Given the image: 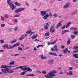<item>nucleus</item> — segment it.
<instances>
[{
    "label": "nucleus",
    "instance_id": "nucleus-21",
    "mask_svg": "<svg viewBox=\"0 0 78 78\" xmlns=\"http://www.w3.org/2000/svg\"><path fill=\"white\" fill-rule=\"evenodd\" d=\"M70 42H71V41H70V39H69L67 42V45H69L70 44Z\"/></svg>",
    "mask_w": 78,
    "mask_h": 78
},
{
    "label": "nucleus",
    "instance_id": "nucleus-60",
    "mask_svg": "<svg viewBox=\"0 0 78 78\" xmlns=\"http://www.w3.org/2000/svg\"><path fill=\"white\" fill-rule=\"evenodd\" d=\"M56 42H57V41H54L53 42V44H55V43H56Z\"/></svg>",
    "mask_w": 78,
    "mask_h": 78
},
{
    "label": "nucleus",
    "instance_id": "nucleus-50",
    "mask_svg": "<svg viewBox=\"0 0 78 78\" xmlns=\"http://www.w3.org/2000/svg\"><path fill=\"white\" fill-rule=\"evenodd\" d=\"M25 4L26 5H27V6H28L29 4H28V2H27V1L25 2Z\"/></svg>",
    "mask_w": 78,
    "mask_h": 78
},
{
    "label": "nucleus",
    "instance_id": "nucleus-38",
    "mask_svg": "<svg viewBox=\"0 0 78 78\" xmlns=\"http://www.w3.org/2000/svg\"><path fill=\"white\" fill-rule=\"evenodd\" d=\"M18 28V27H16L14 29V30H15V31H17V30Z\"/></svg>",
    "mask_w": 78,
    "mask_h": 78
},
{
    "label": "nucleus",
    "instance_id": "nucleus-63",
    "mask_svg": "<svg viewBox=\"0 0 78 78\" xmlns=\"http://www.w3.org/2000/svg\"><path fill=\"white\" fill-rule=\"evenodd\" d=\"M34 50L35 51H37V50L36 47L34 48Z\"/></svg>",
    "mask_w": 78,
    "mask_h": 78
},
{
    "label": "nucleus",
    "instance_id": "nucleus-35",
    "mask_svg": "<svg viewBox=\"0 0 78 78\" xmlns=\"http://www.w3.org/2000/svg\"><path fill=\"white\" fill-rule=\"evenodd\" d=\"M71 37L72 39H74V38H75V37H76L75 36L73 35H71Z\"/></svg>",
    "mask_w": 78,
    "mask_h": 78
},
{
    "label": "nucleus",
    "instance_id": "nucleus-23",
    "mask_svg": "<svg viewBox=\"0 0 78 78\" xmlns=\"http://www.w3.org/2000/svg\"><path fill=\"white\" fill-rule=\"evenodd\" d=\"M19 45H20L19 43H18V44L16 43V44H15L13 45V47H16V46H19Z\"/></svg>",
    "mask_w": 78,
    "mask_h": 78
},
{
    "label": "nucleus",
    "instance_id": "nucleus-27",
    "mask_svg": "<svg viewBox=\"0 0 78 78\" xmlns=\"http://www.w3.org/2000/svg\"><path fill=\"white\" fill-rule=\"evenodd\" d=\"M4 48H6L7 49H8V44H5L4 45Z\"/></svg>",
    "mask_w": 78,
    "mask_h": 78
},
{
    "label": "nucleus",
    "instance_id": "nucleus-4",
    "mask_svg": "<svg viewBox=\"0 0 78 78\" xmlns=\"http://www.w3.org/2000/svg\"><path fill=\"white\" fill-rule=\"evenodd\" d=\"M14 67V66H9L6 65H2L1 68L2 69H3V68H10L11 67Z\"/></svg>",
    "mask_w": 78,
    "mask_h": 78
},
{
    "label": "nucleus",
    "instance_id": "nucleus-33",
    "mask_svg": "<svg viewBox=\"0 0 78 78\" xmlns=\"http://www.w3.org/2000/svg\"><path fill=\"white\" fill-rule=\"evenodd\" d=\"M69 75H72L73 74H72V71H70L69 72Z\"/></svg>",
    "mask_w": 78,
    "mask_h": 78
},
{
    "label": "nucleus",
    "instance_id": "nucleus-47",
    "mask_svg": "<svg viewBox=\"0 0 78 78\" xmlns=\"http://www.w3.org/2000/svg\"><path fill=\"white\" fill-rule=\"evenodd\" d=\"M5 26V24H1V27H4Z\"/></svg>",
    "mask_w": 78,
    "mask_h": 78
},
{
    "label": "nucleus",
    "instance_id": "nucleus-51",
    "mask_svg": "<svg viewBox=\"0 0 78 78\" xmlns=\"http://www.w3.org/2000/svg\"><path fill=\"white\" fill-rule=\"evenodd\" d=\"M46 27H49V24H48V23H47L46 24Z\"/></svg>",
    "mask_w": 78,
    "mask_h": 78
},
{
    "label": "nucleus",
    "instance_id": "nucleus-56",
    "mask_svg": "<svg viewBox=\"0 0 78 78\" xmlns=\"http://www.w3.org/2000/svg\"><path fill=\"white\" fill-rule=\"evenodd\" d=\"M66 28V26L64 25L63 27H62V29H64Z\"/></svg>",
    "mask_w": 78,
    "mask_h": 78
},
{
    "label": "nucleus",
    "instance_id": "nucleus-34",
    "mask_svg": "<svg viewBox=\"0 0 78 78\" xmlns=\"http://www.w3.org/2000/svg\"><path fill=\"white\" fill-rule=\"evenodd\" d=\"M48 62L49 63H51V64H53V60H49Z\"/></svg>",
    "mask_w": 78,
    "mask_h": 78
},
{
    "label": "nucleus",
    "instance_id": "nucleus-17",
    "mask_svg": "<svg viewBox=\"0 0 78 78\" xmlns=\"http://www.w3.org/2000/svg\"><path fill=\"white\" fill-rule=\"evenodd\" d=\"M68 51V48H66L63 51V53H67Z\"/></svg>",
    "mask_w": 78,
    "mask_h": 78
},
{
    "label": "nucleus",
    "instance_id": "nucleus-49",
    "mask_svg": "<svg viewBox=\"0 0 78 78\" xmlns=\"http://www.w3.org/2000/svg\"><path fill=\"white\" fill-rule=\"evenodd\" d=\"M60 75H62L63 74V72L62 71V70H61V71L60 72Z\"/></svg>",
    "mask_w": 78,
    "mask_h": 78
},
{
    "label": "nucleus",
    "instance_id": "nucleus-37",
    "mask_svg": "<svg viewBox=\"0 0 78 78\" xmlns=\"http://www.w3.org/2000/svg\"><path fill=\"white\" fill-rule=\"evenodd\" d=\"M1 20L3 21L5 20V18L3 17H2V16H1Z\"/></svg>",
    "mask_w": 78,
    "mask_h": 78
},
{
    "label": "nucleus",
    "instance_id": "nucleus-57",
    "mask_svg": "<svg viewBox=\"0 0 78 78\" xmlns=\"http://www.w3.org/2000/svg\"><path fill=\"white\" fill-rule=\"evenodd\" d=\"M73 28H74L73 27H72L70 28V30H73Z\"/></svg>",
    "mask_w": 78,
    "mask_h": 78
},
{
    "label": "nucleus",
    "instance_id": "nucleus-2",
    "mask_svg": "<svg viewBox=\"0 0 78 78\" xmlns=\"http://www.w3.org/2000/svg\"><path fill=\"white\" fill-rule=\"evenodd\" d=\"M11 0H7V4L9 5L10 6V8L12 9V10H14L16 8V6L14 5H13V4L11 3V2H10Z\"/></svg>",
    "mask_w": 78,
    "mask_h": 78
},
{
    "label": "nucleus",
    "instance_id": "nucleus-44",
    "mask_svg": "<svg viewBox=\"0 0 78 78\" xmlns=\"http://www.w3.org/2000/svg\"><path fill=\"white\" fill-rule=\"evenodd\" d=\"M70 24H71V23H70V22H69L67 24V25H68V26H69H69H70Z\"/></svg>",
    "mask_w": 78,
    "mask_h": 78
},
{
    "label": "nucleus",
    "instance_id": "nucleus-26",
    "mask_svg": "<svg viewBox=\"0 0 78 78\" xmlns=\"http://www.w3.org/2000/svg\"><path fill=\"white\" fill-rule=\"evenodd\" d=\"M26 76H35V75L33 74H30L27 75Z\"/></svg>",
    "mask_w": 78,
    "mask_h": 78
},
{
    "label": "nucleus",
    "instance_id": "nucleus-20",
    "mask_svg": "<svg viewBox=\"0 0 78 78\" xmlns=\"http://www.w3.org/2000/svg\"><path fill=\"white\" fill-rule=\"evenodd\" d=\"M73 57L75 58H78V54H73Z\"/></svg>",
    "mask_w": 78,
    "mask_h": 78
},
{
    "label": "nucleus",
    "instance_id": "nucleus-3",
    "mask_svg": "<svg viewBox=\"0 0 78 78\" xmlns=\"http://www.w3.org/2000/svg\"><path fill=\"white\" fill-rule=\"evenodd\" d=\"M25 8H19L17 10H15V12L18 13V12H21V11H24V10H25Z\"/></svg>",
    "mask_w": 78,
    "mask_h": 78
},
{
    "label": "nucleus",
    "instance_id": "nucleus-40",
    "mask_svg": "<svg viewBox=\"0 0 78 78\" xmlns=\"http://www.w3.org/2000/svg\"><path fill=\"white\" fill-rule=\"evenodd\" d=\"M14 17H19V15L18 14L15 15Z\"/></svg>",
    "mask_w": 78,
    "mask_h": 78
},
{
    "label": "nucleus",
    "instance_id": "nucleus-45",
    "mask_svg": "<svg viewBox=\"0 0 78 78\" xmlns=\"http://www.w3.org/2000/svg\"><path fill=\"white\" fill-rule=\"evenodd\" d=\"M54 17H58V15L56 13H55L53 15Z\"/></svg>",
    "mask_w": 78,
    "mask_h": 78
},
{
    "label": "nucleus",
    "instance_id": "nucleus-39",
    "mask_svg": "<svg viewBox=\"0 0 78 78\" xmlns=\"http://www.w3.org/2000/svg\"><path fill=\"white\" fill-rule=\"evenodd\" d=\"M43 47V45H39L37 46V48H39V47Z\"/></svg>",
    "mask_w": 78,
    "mask_h": 78
},
{
    "label": "nucleus",
    "instance_id": "nucleus-48",
    "mask_svg": "<svg viewBox=\"0 0 78 78\" xmlns=\"http://www.w3.org/2000/svg\"><path fill=\"white\" fill-rule=\"evenodd\" d=\"M54 48H58V46L57 45H55L54 46Z\"/></svg>",
    "mask_w": 78,
    "mask_h": 78
},
{
    "label": "nucleus",
    "instance_id": "nucleus-6",
    "mask_svg": "<svg viewBox=\"0 0 78 78\" xmlns=\"http://www.w3.org/2000/svg\"><path fill=\"white\" fill-rule=\"evenodd\" d=\"M54 29V27L53 26H52L50 28V31L51 32V33H53L55 31V29Z\"/></svg>",
    "mask_w": 78,
    "mask_h": 78
},
{
    "label": "nucleus",
    "instance_id": "nucleus-5",
    "mask_svg": "<svg viewBox=\"0 0 78 78\" xmlns=\"http://www.w3.org/2000/svg\"><path fill=\"white\" fill-rule=\"evenodd\" d=\"M9 69L8 68H6L4 70L3 69H2V72L5 73H8V72H9Z\"/></svg>",
    "mask_w": 78,
    "mask_h": 78
},
{
    "label": "nucleus",
    "instance_id": "nucleus-43",
    "mask_svg": "<svg viewBox=\"0 0 78 78\" xmlns=\"http://www.w3.org/2000/svg\"><path fill=\"white\" fill-rule=\"evenodd\" d=\"M0 42L1 43H2V44L4 43V41L2 40H0Z\"/></svg>",
    "mask_w": 78,
    "mask_h": 78
},
{
    "label": "nucleus",
    "instance_id": "nucleus-59",
    "mask_svg": "<svg viewBox=\"0 0 78 78\" xmlns=\"http://www.w3.org/2000/svg\"><path fill=\"white\" fill-rule=\"evenodd\" d=\"M61 48H64V46L63 45H62L61 46Z\"/></svg>",
    "mask_w": 78,
    "mask_h": 78
},
{
    "label": "nucleus",
    "instance_id": "nucleus-15",
    "mask_svg": "<svg viewBox=\"0 0 78 78\" xmlns=\"http://www.w3.org/2000/svg\"><path fill=\"white\" fill-rule=\"evenodd\" d=\"M40 57L42 59H47V58L45 56H43V55H41L40 56Z\"/></svg>",
    "mask_w": 78,
    "mask_h": 78
},
{
    "label": "nucleus",
    "instance_id": "nucleus-10",
    "mask_svg": "<svg viewBox=\"0 0 78 78\" xmlns=\"http://www.w3.org/2000/svg\"><path fill=\"white\" fill-rule=\"evenodd\" d=\"M40 12L42 16H45V15L46 14L47 11H41Z\"/></svg>",
    "mask_w": 78,
    "mask_h": 78
},
{
    "label": "nucleus",
    "instance_id": "nucleus-16",
    "mask_svg": "<svg viewBox=\"0 0 78 78\" xmlns=\"http://www.w3.org/2000/svg\"><path fill=\"white\" fill-rule=\"evenodd\" d=\"M69 6V5L68 4H66V5L64 6L63 7V8L64 9H66V8H68Z\"/></svg>",
    "mask_w": 78,
    "mask_h": 78
},
{
    "label": "nucleus",
    "instance_id": "nucleus-24",
    "mask_svg": "<svg viewBox=\"0 0 78 78\" xmlns=\"http://www.w3.org/2000/svg\"><path fill=\"white\" fill-rule=\"evenodd\" d=\"M25 72H27V71L24 70L23 72L21 73V75H25Z\"/></svg>",
    "mask_w": 78,
    "mask_h": 78
},
{
    "label": "nucleus",
    "instance_id": "nucleus-14",
    "mask_svg": "<svg viewBox=\"0 0 78 78\" xmlns=\"http://www.w3.org/2000/svg\"><path fill=\"white\" fill-rule=\"evenodd\" d=\"M25 37V36L22 35H21V37H20V38H19V41H22L23 40V39H24V37Z\"/></svg>",
    "mask_w": 78,
    "mask_h": 78
},
{
    "label": "nucleus",
    "instance_id": "nucleus-7",
    "mask_svg": "<svg viewBox=\"0 0 78 78\" xmlns=\"http://www.w3.org/2000/svg\"><path fill=\"white\" fill-rule=\"evenodd\" d=\"M24 70H27V72H32V69H31L28 67L27 68V67H25L23 69Z\"/></svg>",
    "mask_w": 78,
    "mask_h": 78
},
{
    "label": "nucleus",
    "instance_id": "nucleus-22",
    "mask_svg": "<svg viewBox=\"0 0 78 78\" xmlns=\"http://www.w3.org/2000/svg\"><path fill=\"white\" fill-rule=\"evenodd\" d=\"M8 73H14V71L11 70H9Z\"/></svg>",
    "mask_w": 78,
    "mask_h": 78
},
{
    "label": "nucleus",
    "instance_id": "nucleus-52",
    "mask_svg": "<svg viewBox=\"0 0 78 78\" xmlns=\"http://www.w3.org/2000/svg\"><path fill=\"white\" fill-rule=\"evenodd\" d=\"M14 56H19V54H16L14 55Z\"/></svg>",
    "mask_w": 78,
    "mask_h": 78
},
{
    "label": "nucleus",
    "instance_id": "nucleus-1",
    "mask_svg": "<svg viewBox=\"0 0 78 78\" xmlns=\"http://www.w3.org/2000/svg\"><path fill=\"white\" fill-rule=\"evenodd\" d=\"M54 73H57V71L55 70H53L51 73L48 74L47 76L44 75V76L47 77V78H52V77L55 76V75Z\"/></svg>",
    "mask_w": 78,
    "mask_h": 78
},
{
    "label": "nucleus",
    "instance_id": "nucleus-53",
    "mask_svg": "<svg viewBox=\"0 0 78 78\" xmlns=\"http://www.w3.org/2000/svg\"><path fill=\"white\" fill-rule=\"evenodd\" d=\"M69 70H73V68L72 67H70L69 68Z\"/></svg>",
    "mask_w": 78,
    "mask_h": 78
},
{
    "label": "nucleus",
    "instance_id": "nucleus-8",
    "mask_svg": "<svg viewBox=\"0 0 78 78\" xmlns=\"http://www.w3.org/2000/svg\"><path fill=\"white\" fill-rule=\"evenodd\" d=\"M27 67L26 66H20L16 68V69H22V70H24V69H23L24 68V67Z\"/></svg>",
    "mask_w": 78,
    "mask_h": 78
},
{
    "label": "nucleus",
    "instance_id": "nucleus-13",
    "mask_svg": "<svg viewBox=\"0 0 78 78\" xmlns=\"http://www.w3.org/2000/svg\"><path fill=\"white\" fill-rule=\"evenodd\" d=\"M69 32V30H63L62 31V34H64V33H67Z\"/></svg>",
    "mask_w": 78,
    "mask_h": 78
},
{
    "label": "nucleus",
    "instance_id": "nucleus-30",
    "mask_svg": "<svg viewBox=\"0 0 78 78\" xmlns=\"http://www.w3.org/2000/svg\"><path fill=\"white\" fill-rule=\"evenodd\" d=\"M16 41H17L16 40H13L11 42V44H14V43L15 42H16Z\"/></svg>",
    "mask_w": 78,
    "mask_h": 78
},
{
    "label": "nucleus",
    "instance_id": "nucleus-28",
    "mask_svg": "<svg viewBox=\"0 0 78 78\" xmlns=\"http://www.w3.org/2000/svg\"><path fill=\"white\" fill-rule=\"evenodd\" d=\"M50 35V33L48 32H47L45 34V36H48Z\"/></svg>",
    "mask_w": 78,
    "mask_h": 78
},
{
    "label": "nucleus",
    "instance_id": "nucleus-46",
    "mask_svg": "<svg viewBox=\"0 0 78 78\" xmlns=\"http://www.w3.org/2000/svg\"><path fill=\"white\" fill-rule=\"evenodd\" d=\"M44 28L45 30H48V28L47 26H44Z\"/></svg>",
    "mask_w": 78,
    "mask_h": 78
},
{
    "label": "nucleus",
    "instance_id": "nucleus-29",
    "mask_svg": "<svg viewBox=\"0 0 78 78\" xmlns=\"http://www.w3.org/2000/svg\"><path fill=\"white\" fill-rule=\"evenodd\" d=\"M62 26V24H61V23H58L57 27H61Z\"/></svg>",
    "mask_w": 78,
    "mask_h": 78
},
{
    "label": "nucleus",
    "instance_id": "nucleus-62",
    "mask_svg": "<svg viewBox=\"0 0 78 78\" xmlns=\"http://www.w3.org/2000/svg\"><path fill=\"white\" fill-rule=\"evenodd\" d=\"M49 16L50 17H52V14L51 13L49 14Z\"/></svg>",
    "mask_w": 78,
    "mask_h": 78
},
{
    "label": "nucleus",
    "instance_id": "nucleus-42",
    "mask_svg": "<svg viewBox=\"0 0 78 78\" xmlns=\"http://www.w3.org/2000/svg\"><path fill=\"white\" fill-rule=\"evenodd\" d=\"M73 33L74 34H78V32H77V31H76L75 32H74Z\"/></svg>",
    "mask_w": 78,
    "mask_h": 78
},
{
    "label": "nucleus",
    "instance_id": "nucleus-19",
    "mask_svg": "<svg viewBox=\"0 0 78 78\" xmlns=\"http://www.w3.org/2000/svg\"><path fill=\"white\" fill-rule=\"evenodd\" d=\"M14 61H13L9 63V66H11L12 65H14Z\"/></svg>",
    "mask_w": 78,
    "mask_h": 78
},
{
    "label": "nucleus",
    "instance_id": "nucleus-9",
    "mask_svg": "<svg viewBox=\"0 0 78 78\" xmlns=\"http://www.w3.org/2000/svg\"><path fill=\"white\" fill-rule=\"evenodd\" d=\"M27 34H30V36H32V34L34 33L32 31H31V30H28L27 32Z\"/></svg>",
    "mask_w": 78,
    "mask_h": 78
},
{
    "label": "nucleus",
    "instance_id": "nucleus-32",
    "mask_svg": "<svg viewBox=\"0 0 78 78\" xmlns=\"http://www.w3.org/2000/svg\"><path fill=\"white\" fill-rule=\"evenodd\" d=\"M5 18H6L7 19L9 17V16H8V15L7 14H5Z\"/></svg>",
    "mask_w": 78,
    "mask_h": 78
},
{
    "label": "nucleus",
    "instance_id": "nucleus-55",
    "mask_svg": "<svg viewBox=\"0 0 78 78\" xmlns=\"http://www.w3.org/2000/svg\"><path fill=\"white\" fill-rule=\"evenodd\" d=\"M51 50H52V51H54L55 49H54V48H51Z\"/></svg>",
    "mask_w": 78,
    "mask_h": 78
},
{
    "label": "nucleus",
    "instance_id": "nucleus-64",
    "mask_svg": "<svg viewBox=\"0 0 78 78\" xmlns=\"http://www.w3.org/2000/svg\"><path fill=\"white\" fill-rule=\"evenodd\" d=\"M5 51V50H0V51L1 52H3V51Z\"/></svg>",
    "mask_w": 78,
    "mask_h": 78
},
{
    "label": "nucleus",
    "instance_id": "nucleus-36",
    "mask_svg": "<svg viewBox=\"0 0 78 78\" xmlns=\"http://www.w3.org/2000/svg\"><path fill=\"white\" fill-rule=\"evenodd\" d=\"M78 46H76L73 47V49H75V50H76V49H78Z\"/></svg>",
    "mask_w": 78,
    "mask_h": 78
},
{
    "label": "nucleus",
    "instance_id": "nucleus-58",
    "mask_svg": "<svg viewBox=\"0 0 78 78\" xmlns=\"http://www.w3.org/2000/svg\"><path fill=\"white\" fill-rule=\"evenodd\" d=\"M54 50L55 51H58V49L57 48H56L54 49Z\"/></svg>",
    "mask_w": 78,
    "mask_h": 78
},
{
    "label": "nucleus",
    "instance_id": "nucleus-54",
    "mask_svg": "<svg viewBox=\"0 0 78 78\" xmlns=\"http://www.w3.org/2000/svg\"><path fill=\"white\" fill-rule=\"evenodd\" d=\"M42 73H43V74H46V71H42Z\"/></svg>",
    "mask_w": 78,
    "mask_h": 78
},
{
    "label": "nucleus",
    "instance_id": "nucleus-12",
    "mask_svg": "<svg viewBox=\"0 0 78 78\" xmlns=\"http://www.w3.org/2000/svg\"><path fill=\"white\" fill-rule=\"evenodd\" d=\"M49 55H53V56H57V54L56 53L54 52H50L49 53Z\"/></svg>",
    "mask_w": 78,
    "mask_h": 78
},
{
    "label": "nucleus",
    "instance_id": "nucleus-11",
    "mask_svg": "<svg viewBox=\"0 0 78 78\" xmlns=\"http://www.w3.org/2000/svg\"><path fill=\"white\" fill-rule=\"evenodd\" d=\"M49 17L48 13H47L45 16L43 17V19L44 20L47 19V18Z\"/></svg>",
    "mask_w": 78,
    "mask_h": 78
},
{
    "label": "nucleus",
    "instance_id": "nucleus-41",
    "mask_svg": "<svg viewBox=\"0 0 78 78\" xmlns=\"http://www.w3.org/2000/svg\"><path fill=\"white\" fill-rule=\"evenodd\" d=\"M18 50H21L22 51H23V50H22V48H20V47H18Z\"/></svg>",
    "mask_w": 78,
    "mask_h": 78
},
{
    "label": "nucleus",
    "instance_id": "nucleus-61",
    "mask_svg": "<svg viewBox=\"0 0 78 78\" xmlns=\"http://www.w3.org/2000/svg\"><path fill=\"white\" fill-rule=\"evenodd\" d=\"M77 29V27L74 28H73V30H76Z\"/></svg>",
    "mask_w": 78,
    "mask_h": 78
},
{
    "label": "nucleus",
    "instance_id": "nucleus-31",
    "mask_svg": "<svg viewBox=\"0 0 78 78\" xmlns=\"http://www.w3.org/2000/svg\"><path fill=\"white\" fill-rule=\"evenodd\" d=\"M14 48V47L11 46V45L9 46H8V49H11V48Z\"/></svg>",
    "mask_w": 78,
    "mask_h": 78
},
{
    "label": "nucleus",
    "instance_id": "nucleus-25",
    "mask_svg": "<svg viewBox=\"0 0 78 78\" xmlns=\"http://www.w3.org/2000/svg\"><path fill=\"white\" fill-rule=\"evenodd\" d=\"M37 37V34L36 35H34L31 37L32 39H35Z\"/></svg>",
    "mask_w": 78,
    "mask_h": 78
},
{
    "label": "nucleus",
    "instance_id": "nucleus-18",
    "mask_svg": "<svg viewBox=\"0 0 78 78\" xmlns=\"http://www.w3.org/2000/svg\"><path fill=\"white\" fill-rule=\"evenodd\" d=\"M14 4L15 5L17 6H20V5H21L20 4L17 2H15Z\"/></svg>",
    "mask_w": 78,
    "mask_h": 78
}]
</instances>
